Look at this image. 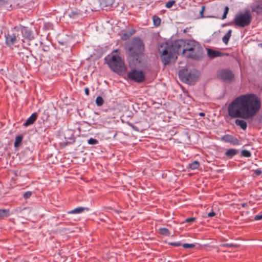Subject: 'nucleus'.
<instances>
[{
	"instance_id": "29",
	"label": "nucleus",
	"mask_w": 262,
	"mask_h": 262,
	"mask_svg": "<svg viewBox=\"0 0 262 262\" xmlns=\"http://www.w3.org/2000/svg\"><path fill=\"white\" fill-rule=\"evenodd\" d=\"M88 143L90 145H96L98 143V141L96 139L91 138L88 140Z\"/></svg>"
},
{
	"instance_id": "20",
	"label": "nucleus",
	"mask_w": 262,
	"mask_h": 262,
	"mask_svg": "<svg viewBox=\"0 0 262 262\" xmlns=\"http://www.w3.org/2000/svg\"><path fill=\"white\" fill-rule=\"evenodd\" d=\"M237 153V152L236 149H229L226 152L225 155L228 157H232L233 156L236 155Z\"/></svg>"
},
{
	"instance_id": "28",
	"label": "nucleus",
	"mask_w": 262,
	"mask_h": 262,
	"mask_svg": "<svg viewBox=\"0 0 262 262\" xmlns=\"http://www.w3.org/2000/svg\"><path fill=\"white\" fill-rule=\"evenodd\" d=\"M242 155L245 157H250L251 156V152L247 150H243L242 151Z\"/></svg>"
},
{
	"instance_id": "14",
	"label": "nucleus",
	"mask_w": 262,
	"mask_h": 262,
	"mask_svg": "<svg viewBox=\"0 0 262 262\" xmlns=\"http://www.w3.org/2000/svg\"><path fill=\"white\" fill-rule=\"evenodd\" d=\"M221 54L222 53L220 52L213 50L212 49H207V55L211 58H213L216 57L220 56Z\"/></svg>"
},
{
	"instance_id": "36",
	"label": "nucleus",
	"mask_w": 262,
	"mask_h": 262,
	"mask_svg": "<svg viewBox=\"0 0 262 262\" xmlns=\"http://www.w3.org/2000/svg\"><path fill=\"white\" fill-rule=\"evenodd\" d=\"M169 244L170 245L176 246V247H178V246L181 245V244L180 242H172V243H170Z\"/></svg>"
},
{
	"instance_id": "11",
	"label": "nucleus",
	"mask_w": 262,
	"mask_h": 262,
	"mask_svg": "<svg viewBox=\"0 0 262 262\" xmlns=\"http://www.w3.org/2000/svg\"><path fill=\"white\" fill-rule=\"evenodd\" d=\"M6 43L9 46L14 45L17 39V36L15 33H8L6 36Z\"/></svg>"
},
{
	"instance_id": "1",
	"label": "nucleus",
	"mask_w": 262,
	"mask_h": 262,
	"mask_svg": "<svg viewBox=\"0 0 262 262\" xmlns=\"http://www.w3.org/2000/svg\"><path fill=\"white\" fill-rule=\"evenodd\" d=\"M260 106V100L256 95H242L229 104L228 113L232 118L251 119L259 112Z\"/></svg>"
},
{
	"instance_id": "24",
	"label": "nucleus",
	"mask_w": 262,
	"mask_h": 262,
	"mask_svg": "<svg viewBox=\"0 0 262 262\" xmlns=\"http://www.w3.org/2000/svg\"><path fill=\"white\" fill-rule=\"evenodd\" d=\"M152 20H153L154 25L156 26L160 25V24L161 23V19L157 16H153Z\"/></svg>"
},
{
	"instance_id": "42",
	"label": "nucleus",
	"mask_w": 262,
	"mask_h": 262,
	"mask_svg": "<svg viewBox=\"0 0 262 262\" xmlns=\"http://www.w3.org/2000/svg\"><path fill=\"white\" fill-rule=\"evenodd\" d=\"M226 246H228V247H231V246H232L233 245L232 244H227L225 245Z\"/></svg>"
},
{
	"instance_id": "3",
	"label": "nucleus",
	"mask_w": 262,
	"mask_h": 262,
	"mask_svg": "<svg viewBox=\"0 0 262 262\" xmlns=\"http://www.w3.org/2000/svg\"><path fill=\"white\" fill-rule=\"evenodd\" d=\"M183 56L199 60L203 57V49L198 42L191 40H187Z\"/></svg>"
},
{
	"instance_id": "10",
	"label": "nucleus",
	"mask_w": 262,
	"mask_h": 262,
	"mask_svg": "<svg viewBox=\"0 0 262 262\" xmlns=\"http://www.w3.org/2000/svg\"><path fill=\"white\" fill-rule=\"evenodd\" d=\"M221 140L225 142L230 143L233 145L239 144V141L238 139L230 135H225L221 138Z\"/></svg>"
},
{
	"instance_id": "7",
	"label": "nucleus",
	"mask_w": 262,
	"mask_h": 262,
	"mask_svg": "<svg viewBox=\"0 0 262 262\" xmlns=\"http://www.w3.org/2000/svg\"><path fill=\"white\" fill-rule=\"evenodd\" d=\"M199 75V73L195 70L188 72L187 70H182L179 72L181 80L190 84H193L198 80Z\"/></svg>"
},
{
	"instance_id": "17",
	"label": "nucleus",
	"mask_w": 262,
	"mask_h": 262,
	"mask_svg": "<svg viewBox=\"0 0 262 262\" xmlns=\"http://www.w3.org/2000/svg\"><path fill=\"white\" fill-rule=\"evenodd\" d=\"M102 8L111 6L114 3V0H99Z\"/></svg>"
},
{
	"instance_id": "5",
	"label": "nucleus",
	"mask_w": 262,
	"mask_h": 262,
	"mask_svg": "<svg viewBox=\"0 0 262 262\" xmlns=\"http://www.w3.org/2000/svg\"><path fill=\"white\" fill-rule=\"evenodd\" d=\"M107 63L113 71L118 74L123 73L126 71L124 62L118 55H113L107 60Z\"/></svg>"
},
{
	"instance_id": "25",
	"label": "nucleus",
	"mask_w": 262,
	"mask_h": 262,
	"mask_svg": "<svg viewBox=\"0 0 262 262\" xmlns=\"http://www.w3.org/2000/svg\"><path fill=\"white\" fill-rule=\"evenodd\" d=\"M9 215V210L7 209H0V218Z\"/></svg>"
},
{
	"instance_id": "2",
	"label": "nucleus",
	"mask_w": 262,
	"mask_h": 262,
	"mask_svg": "<svg viewBox=\"0 0 262 262\" xmlns=\"http://www.w3.org/2000/svg\"><path fill=\"white\" fill-rule=\"evenodd\" d=\"M187 41L179 39L173 41L170 46H168L167 43L161 44L158 48V51L161 54L163 63L166 65L174 61L177 58V54L180 52L183 56Z\"/></svg>"
},
{
	"instance_id": "41",
	"label": "nucleus",
	"mask_w": 262,
	"mask_h": 262,
	"mask_svg": "<svg viewBox=\"0 0 262 262\" xmlns=\"http://www.w3.org/2000/svg\"><path fill=\"white\" fill-rule=\"evenodd\" d=\"M199 115H200V116H204L205 115V114H204V113H200L199 114Z\"/></svg>"
},
{
	"instance_id": "37",
	"label": "nucleus",
	"mask_w": 262,
	"mask_h": 262,
	"mask_svg": "<svg viewBox=\"0 0 262 262\" xmlns=\"http://www.w3.org/2000/svg\"><path fill=\"white\" fill-rule=\"evenodd\" d=\"M215 213L214 211H211L207 214V216L209 217H211L215 216Z\"/></svg>"
},
{
	"instance_id": "21",
	"label": "nucleus",
	"mask_w": 262,
	"mask_h": 262,
	"mask_svg": "<svg viewBox=\"0 0 262 262\" xmlns=\"http://www.w3.org/2000/svg\"><path fill=\"white\" fill-rule=\"evenodd\" d=\"M189 166L191 169L194 170L198 168L200 166V163L198 161H195L189 164Z\"/></svg>"
},
{
	"instance_id": "6",
	"label": "nucleus",
	"mask_w": 262,
	"mask_h": 262,
	"mask_svg": "<svg viewBox=\"0 0 262 262\" xmlns=\"http://www.w3.org/2000/svg\"><path fill=\"white\" fill-rule=\"evenodd\" d=\"M252 18L250 11L246 10L244 13H238L234 19V22L238 27H245L251 23Z\"/></svg>"
},
{
	"instance_id": "22",
	"label": "nucleus",
	"mask_w": 262,
	"mask_h": 262,
	"mask_svg": "<svg viewBox=\"0 0 262 262\" xmlns=\"http://www.w3.org/2000/svg\"><path fill=\"white\" fill-rule=\"evenodd\" d=\"M23 140V137L21 136H18L16 137L15 143H14V146L17 147L19 146V144Z\"/></svg>"
},
{
	"instance_id": "39",
	"label": "nucleus",
	"mask_w": 262,
	"mask_h": 262,
	"mask_svg": "<svg viewBox=\"0 0 262 262\" xmlns=\"http://www.w3.org/2000/svg\"><path fill=\"white\" fill-rule=\"evenodd\" d=\"M204 10H205V7L204 6H202L201 10L200 12V13L202 17H203V12L204 11Z\"/></svg>"
},
{
	"instance_id": "33",
	"label": "nucleus",
	"mask_w": 262,
	"mask_h": 262,
	"mask_svg": "<svg viewBox=\"0 0 262 262\" xmlns=\"http://www.w3.org/2000/svg\"><path fill=\"white\" fill-rule=\"evenodd\" d=\"M32 193L31 191H27L24 194V198L25 199H29V198H30V196H31Z\"/></svg>"
},
{
	"instance_id": "34",
	"label": "nucleus",
	"mask_w": 262,
	"mask_h": 262,
	"mask_svg": "<svg viewBox=\"0 0 262 262\" xmlns=\"http://www.w3.org/2000/svg\"><path fill=\"white\" fill-rule=\"evenodd\" d=\"M254 220L256 221L261 220H262V212L254 216Z\"/></svg>"
},
{
	"instance_id": "26",
	"label": "nucleus",
	"mask_w": 262,
	"mask_h": 262,
	"mask_svg": "<svg viewBox=\"0 0 262 262\" xmlns=\"http://www.w3.org/2000/svg\"><path fill=\"white\" fill-rule=\"evenodd\" d=\"M103 102L104 100L102 97L98 96L96 98V103L97 105V106H101L103 104Z\"/></svg>"
},
{
	"instance_id": "35",
	"label": "nucleus",
	"mask_w": 262,
	"mask_h": 262,
	"mask_svg": "<svg viewBox=\"0 0 262 262\" xmlns=\"http://www.w3.org/2000/svg\"><path fill=\"white\" fill-rule=\"evenodd\" d=\"M195 221V218L194 217H190L187 218L185 220V222L186 223H192Z\"/></svg>"
},
{
	"instance_id": "12",
	"label": "nucleus",
	"mask_w": 262,
	"mask_h": 262,
	"mask_svg": "<svg viewBox=\"0 0 262 262\" xmlns=\"http://www.w3.org/2000/svg\"><path fill=\"white\" fill-rule=\"evenodd\" d=\"M251 8L252 12H255L257 14L262 13V1H256L253 3L251 6Z\"/></svg>"
},
{
	"instance_id": "23",
	"label": "nucleus",
	"mask_w": 262,
	"mask_h": 262,
	"mask_svg": "<svg viewBox=\"0 0 262 262\" xmlns=\"http://www.w3.org/2000/svg\"><path fill=\"white\" fill-rule=\"evenodd\" d=\"M160 233L162 235H170V232L169 231L165 228H162L159 229Z\"/></svg>"
},
{
	"instance_id": "27",
	"label": "nucleus",
	"mask_w": 262,
	"mask_h": 262,
	"mask_svg": "<svg viewBox=\"0 0 262 262\" xmlns=\"http://www.w3.org/2000/svg\"><path fill=\"white\" fill-rule=\"evenodd\" d=\"M80 14L79 11L77 10H72L70 13H69V15L70 17H75L76 16Z\"/></svg>"
},
{
	"instance_id": "4",
	"label": "nucleus",
	"mask_w": 262,
	"mask_h": 262,
	"mask_svg": "<svg viewBox=\"0 0 262 262\" xmlns=\"http://www.w3.org/2000/svg\"><path fill=\"white\" fill-rule=\"evenodd\" d=\"M130 52L129 56L134 61L136 60V64L141 62V55L144 50V45L143 41L139 38L134 40L132 46L128 48Z\"/></svg>"
},
{
	"instance_id": "13",
	"label": "nucleus",
	"mask_w": 262,
	"mask_h": 262,
	"mask_svg": "<svg viewBox=\"0 0 262 262\" xmlns=\"http://www.w3.org/2000/svg\"><path fill=\"white\" fill-rule=\"evenodd\" d=\"M23 35L24 37L29 40H32L34 38V36L32 32L28 30L26 28H23L21 30Z\"/></svg>"
},
{
	"instance_id": "43",
	"label": "nucleus",
	"mask_w": 262,
	"mask_h": 262,
	"mask_svg": "<svg viewBox=\"0 0 262 262\" xmlns=\"http://www.w3.org/2000/svg\"><path fill=\"white\" fill-rule=\"evenodd\" d=\"M114 52H117V50H114Z\"/></svg>"
},
{
	"instance_id": "38",
	"label": "nucleus",
	"mask_w": 262,
	"mask_h": 262,
	"mask_svg": "<svg viewBox=\"0 0 262 262\" xmlns=\"http://www.w3.org/2000/svg\"><path fill=\"white\" fill-rule=\"evenodd\" d=\"M254 173L257 176H259L261 174V171L260 169H256L254 170Z\"/></svg>"
},
{
	"instance_id": "8",
	"label": "nucleus",
	"mask_w": 262,
	"mask_h": 262,
	"mask_svg": "<svg viewBox=\"0 0 262 262\" xmlns=\"http://www.w3.org/2000/svg\"><path fill=\"white\" fill-rule=\"evenodd\" d=\"M127 76L129 79L137 82H142L145 79L143 73L141 71H138L136 69H133L130 72H129Z\"/></svg>"
},
{
	"instance_id": "31",
	"label": "nucleus",
	"mask_w": 262,
	"mask_h": 262,
	"mask_svg": "<svg viewBox=\"0 0 262 262\" xmlns=\"http://www.w3.org/2000/svg\"><path fill=\"white\" fill-rule=\"evenodd\" d=\"M183 247L184 248H193L195 247V245L193 244H184Z\"/></svg>"
},
{
	"instance_id": "15",
	"label": "nucleus",
	"mask_w": 262,
	"mask_h": 262,
	"mask_svg": "<svg viewBox=\"0 0 262 262\" xmlns=\"http://www.w3.org/2000/svg\"><path fill=\"white\" fill-rule=\"evenodd\" d=\"M37 117V115L36 113H33L31 115V116L26 120V121L24 123V125L25 126H28L34 123V122L36 120Z\"/></svg>"
},
{
	"instance_id": "16",
	"label": "nucleus",
	"mask_w": 262,
	"mask_h": 262,
	"mask_svg": "<svg viewBox=\"0 0 262 262\" xmlns=\"http://www.w3.org/2000/svg\"><path fill=\"white\" fill-rule=\"evenodd\" d=\"M235 123L239 126L243 130H245L247 127V123L246 121L243 119H236Z\"/></svg>"
},
{
	"instance_id": "32",
	"label": "nucleus",
	"mask_w": 262,
	"mask_h": 262,
	"mask_svg": "<svg viewBox=\"0 0 262 262\" xmlns=\"http://www.w3.org/2000/svg\"><path fill=\"white\" fill-rule=\"evenodd\" d=\"M228 11H229V8L227 6H226L225 8V10H224V13L222 18V19H224L226 18L227 14H228Z\"/></svg>"
},
{
	"instance_id": "30",
	"label": "nucleus",
	"mask_w": 262,
	"mask_h": 262,
	"mask_svg": "<svg viewBox=\"0 0 262 262\" xmlns=\"http://www.w3.org/2000/svg\"><path fill=\"white\" fill-rule=\"evenodd\" d=\"M176 3L175 1H171L167 2L165 4V7L167 8H170Z\"/></svg>"
},
{
	"instance_id": "9",
	"label": "nucleus",
	"mask_w": 262,
	"mask_h": 262,
	"mask_svg": "<svg viewBox=\"0 0 262 262\" xmlns=\"http://www.w3.org/2000/svg\"><path fill=\"white\" fill-rule=\"evenodd\" d=\"M219 75L223 80L226 81H231L234 79V74L231 71L227 69L220 71Z\"/></svg>"
},
{
	"instance_id": "40",
	"label": "nucleus",
	"mask_w": 262,
	"mask_h": 262,
	"mask_svg": "<svg viewBox=\"0 0 262 262\" xmlns=\"http://www.w3.org/2000/svg\"><path fill=\"white\" fill-rule=\"evenodd\" d=\"M84 92H85V94L86 95H89V89L88 88H85L84 89Z\"/></svg>"
},
{
	"instance_id": "18",
	"label": "nucleus",
	"mask_w": 262,
	"mask_h": 262,
	"mask_svg": "<svg viewBox=\"0 0 262 262\" xmlns=\"http://www.w3.org/2000/svg\"><path fill=\"white\" fill-rule=\"evenodd\" d=\"M84 210H88L87 208L83 207H78L74 209H72L68 212V213L71 214H79L83 212Z\"/></svg>"
},
{
	"instance_id": "19",
	"label": "nucleus",
	"mask_w": 262,
	"mask_h": 262,
	"mask_svg": "<svg viewBox=\"0 0 262 262\" xmlns=\"http://www.w3.org/2000/svg\"><path fill=\"white\" fill-rule=\"evenodd\" d=\"M232 30H229L227 33L223 37L222 40L225 43L227 44L231 36Z\"/></svg>"
}]
</instances>
